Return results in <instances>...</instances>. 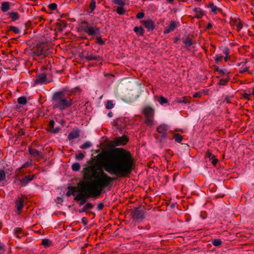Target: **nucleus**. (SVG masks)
Returning a JSON list of instances; mask_svg holds the SVG:
<instances>
[{"instance_id": "nucleus-41", "label": "nucleus", "mask_w": 254, "mask_h": 254, "mask_svg": "<svg viewBox=\"0 0 254 254\" xmlns=\"http://www.w3.org/2000/svg\"><path fill=\"white\" fill-rule=\"evenodd\" d=\"M112 1L121 6H124L125 5V2L123 0H112Z\"/></svg>"}, {"instance_id": "nucleus-61", "label": "nucleus", "mask_w": 254, "mask_h": 254, "mask_svg": "<svg viewBox=\"0 0 254 254\" xmlns=\"http://www.w3.org/2000/svg\"><path fill=\"white\" fill-rule=\"evenodd\" d=\"M224 101L228 104H230L231 103L230 98L229 96H226L224 99Z\"/></svg>"}, {"instance_id": "nucleus-32", "label": "nucleus", "mask_w": 254, "mask_h": 254, "mask_svg": "<svg viewBox=\"0 0 254 254\" xmlns=\"http://www.w3.org/2000/svg\"><path fill=\"white\" fill-rule=\"evenodd\" d=\"M174 138L175 139L176 142L180 143L183 139V136L180 133H175L174 135Z\"/></svg>"}, {"instance_id": "nucleus-60", "label": "nucleus", "mask_w": 254, "mask_h": 254, "mask_svg": "<svg viewBox=\"0 0 254 254\" xmlns=\"http://www.w3.org/2000/svg\"><path fill=\"white\" fill-rule=\"evenodd\" d=\"M25 131L22 129H20L18 132V134L19 136H22L25 135Z\"/></svg>"}, {"instance_id": "nucleus-38", "label": "nucleus", "mask_w": 254, "mask_h": 254, "mask_svg": "<svg viewBox=\"0 0 254 254\" xmlns=\"http://www.w3.org/2000/svg\"><path fill=\"white\" fill-rule=\"evenodd\" d=\"M89 6L90 10L89 11V13H91L94 10L96 7L95 0H91Z\"/></svg>"}, {"instance_id": "nucleus-8", "label": "nucleus", "mask_w": 254, "mask_h": 254, "mask_svg": "<svg viewBox=\"0 0 254 254\" xmlns=\"http://www.w3.org/2000/svg\"><path fill=\"white\" fill-rule=\"evenodd\" d=\"M26 198V197L25 195H22L20 197H18L16 199L15 201V207L16 208L18 214L21 213Z\"/></svg>"}, {"instance_id": "nucleus-15", "label": "nucleus", "mask_w": 254, "mask_h": 254, "mask_svg": "<svg viewBox=\"0 0 254 254\" xmlns=\"http://www.w3.org/2000/svg\"><path fill=\"white\" fill-rule=\"evenodd\" d=\"M28 150L29 153L33 157H37V158L36 159L37 160L39 161L40 159L42 158L43 157L42 152L39 151L38 150L32 148L31 147H29Z\"/></svg>"}, {"instance_id": "nucleus-1", "label": "nucleus", "mask_w": 254, "mask_h": 254, "mask_svg": "<svg viewBox=\"0 0 254 254\" xmlns=\"http://www.w3.org/2000/svg\"><path fill=\"white\" fill-rule=\"evenodd\" d=\"M97 160L104 170L117 178L128 177L132 171L135 161L130 152L121 148L106 151L97 155Z\"/></svg>"}, {"instance_id": "nucleus-31", "label": "nucleus", "mask_w": 254, "mask_h": 254, "mask_svg": "<svg viewBox=\"0 0 254 254\" xmlns=\"http://www.w3.org/2000/svg\"><path fill=\"white\" fill-rule=\"evenodd\" d=\"M17 102L19 104L25 105L27 102V99L25 97H20L17 99Z\"/></svg>"}, {"instance_id": "nucleus-18", "label": "nucleus", "mask_w": 254, "mask_h": 254, "mask_svg": "<svg viewBox=\"0 0 254 254\" xmlns=\"http://www.w3.org/2000/svg\"><path fill=\"white\" fill-rule=\"evenodd\" d=\"M55 122L53 120H51L49 123V127L50 128L48 131L51 133H57L60 131L61 128L60 127L54 128Z\"/></svg>"}, {"instance_id": "nucleus-19", "label": "nucleus", "mask_w": 254, "mask_h": 254, "mask_svg": "<svg viewBox=\"0 0 254 254\" xmlns=\"http://www.w3.org/2000/svg\"><path fill=\"white\" fill-rule=\"evenodd\" d=\"M143 25L148 30H153L154 28V22L151 20H144L142 21Z\"/></svg>"}, {"instance_id": "nucleus-34", "label": "nucleus", "mask_w": 254, "mask_h": 254, "mask_svg": "<svg viewBox=\"0 0 254 254\" xmlns=\"http://www.w3.org/2000/svg\"><path fill=\"white\" fill-rule=\"evenodd\" d=\"M158 101L161 105H163L164 104H166L168 102V99L163 96H160L158 99Z\"/></svg>"}, {"instance_id": "nucleus-48", "label": "nucleus", "mask_w": 254, "mask_h": 254, "mask_svg": "<svg viewBox=\"0 0 254 254\" xmlns=\"http://www.w3.org/2000/svg\"><path fill=\"white\" fill-rule=\"evenodd\" d=\"M84 157V155L82 152H80L75 155V158L78 160H82Z\"/></svg>"}, {"instance_id": "nucleus-17", "label": "nucleus", "mask_w": 254, "mask_h": 254, "mask_svg": "<svg viewBox=\"0 0 254 254\" xmlns=\"http://www.w3.org/2000/svg\"><path fill=\"white\" fill-rule=\"evenodd\" d=\"M84 59L88 61H101L103 59L99 56H95L92 54L87 53L84 57Z\"/></svg>"}, {"instance_id": "nucleus-6", "label": "nucleus", "mask_w": 254, "mask_h": 254, "mask_svg": "<svg viewBox=\"0 0 254 254\" xmlns=\"http://www.w3.org/2000/svg\"><path fill=\"white\" fill-rule=\"evenodd\" d=\"M78 188L79 193L75 196L74 199L75 200L80 201L79 203L80 206L83 205L86 202L87 199L88 197L97 196V195H92L90 190H80V188H79V183L78 184Z\"/></svg>"}, {"instance_id": "nucleus-59", "label": "nucleus", "mask_w": 254, "mask_h": 254, "mask_svg": "<svg viewBox=\"0 0 254 254\" xmlns=\"http://www.w3.org/2000/svg\"><path fill=\"white\" fill-rule=\"evenodd\" d=\"M104 207V204L102 202H100L97 206V209L98 210H101Z\"/></svg>"}, {"instance_id": "nucleus-63", "label": "nucleus", "mask_w": 254, "mask_h": 254, "mask_svg": "<svg viewBox=\"0 0 254 254\" xmlns=\"http://www.w3.org/2000/svg\"><path fill=\"white\" fill-rule=\"evenodd\" d=\"M212 24L211 23H209L206 27V30H209L212 28Z\"/></svg>"}, {"instance_id": "nucleus-16", "label": "nucleus", "mask_w": 254, "mask_h": 254, "mask_svg": "<svg viewBox=\"0 0 254 254\" xmlns=\"http://www.w3.org/2000/svg\"><path fill=\"white\" fill-rule=\"evenodd\" d=\"M36 177V175H27L24 178L19 180L22 186H26L29 182L32 181Z\"/></svg>"}, {"instance_id": "nucleus-2", "label": "nucleus", "mask_w": 254, "mask_h": 254, "mask_svg": "<svg viewBox=\"0 0 254 254\" xmlns=\"http://www.w3.org/2000/svg\"><path fill=\"white\" fill-rule=\"evenodd\" d=\"M83 178L85 181L79 182L80 190H90L93 195H99L107 188H110L113 181L116 180L111 177L96 164H91L83 170Z\"/></svg>"}, {"instance_id": "nucleus-43", "label": "nucleus", "mask_w": 254, "mask_h": 254, "mask_svg": "<svg viewBox=\"0 0 254 254\" xmlns=\"http://www.w3.org/2000/svg\"><path fill=\"white\" fill-rule=\"evenodd\" d=\"M92 144L89 141H86L84 142L81 146V148L82 149H87L91 146Z\"/></svg>"}, {"instance_id": "nucleus-21", "label": "nucleus", "mask_w": 254, "mask_h": 254, "mask_svg": "<svg viewBox=\"0 0 254 254\" xmlns=\"http://www.w3.org/2000/svg\"><path fill=\"white\" fill-rule=\"evenodd\" d=\"M246 63L247 62H246L244 64L240 63L239 64V65L241 66V67L239 69V72L241 73H244L247 71L249 74H253V72L249 71V67L246 65Z\"/></svg>"}, {"instance_id": "nucleus-13", "label": "nucleus", "mask_w": 254, "mask_h": 254, "mask_svg": "<svg viewBox=\"0 0 254 254\" xmlns=\"http://www.w3.org/2000/svg\"><path fill=\"white\" fill-rule=\"evenodd\" d=\"M168 129V127L165 124L161 125L157 127V131L161 134L160 141L163 140L167 137Z\"/></svg>"}, {"instance_id": "nucleus-51", "label": "nucleus", "mask_w": 254, "mask_h": 254, "mask_svg": "<svg viewBox=\"0 0 254 254\" xmlns=\"http://www.w3.org/2000/svg\"><path fill=\"white\" fill-rule=\"evenodd\" d=\"M31 165V163L29 162H27L25 163H24L22 166L21 167L19 168V170L20 169H23V168H27V167H29V166H30Z\"/></svg>"}, {"instance_id": "nucleus-56", "label": "nucleus", "mask_w": 254, "mask_h": 254, "mask_svg": "<svg viewBox=\"0 0 254 254\" xmlns=\"http://www.w3.org/2000/svg\"><path fill=\"white\" fill-rule=\"evenodd\" d=\"M210 161L213 165L215 166L217 164L218 160L217 158H216L215 156H214V157L212 159H211V160Z\"/></svg>"}, {"instance_id": "nucleus-46", "label": "nucleus", "mask_w": 254, "mask_h": 254, "mask_svg": "<svg viewBox=\"0 0 254 254\" xmlns=\"http://www.w3.org/2000/svg\"><path fill=\"white\" fill-rule=\"evenodd\" d=\"M9 30L13 31L15 33L19 34L20 33V30L19 29L15 26H11L9 27Z\"/></svg>"}, {"instance_id": "nucleus-30", "label": "nucleus", "mask_w": 254, "mask_h": 254, "mask_svg": "<svg viewBox=\"0 0 254 254\" xmlns=\"http://www.w3.org/2000/svg\"><path fill=\"white\" fill-rule=\"evenodd\" d=\"M207 7L211 9V11L212 12L216 13V11L218 10V7L215 5H214L213 2H210L208 4Z\"/></svg>"}, {"instance_id": "nucleus-27", "label": "nucleus", "mask_w": 254, "mask_h": 254, "mask_svg": "<svg viewBox=\"0 0 254 254\" xmlns=\"http://www.w3.org/2000/svg\"><path fill=\"white\" fill-rule=\"evenodd\" d=\"M14 233L16 237L18 239H20L24 236V233L22 232V229L19 227H17L15 229Z\"/></svg>"}, {"instance_id": "nucleus-47", "label": "nucleus", "mask_w": 254, "mask_h": 254, "mask_svg": "<svg viewBox=\"0 0 254 254\" xmlns=\"http://www.w3.org/2000/svg\"><path fill=\"white\" fill-rule=\"evenodd\" d=\"M5 179V173L3 170H0V181H3Z\"/></svg>"}, {"instance_id": "nucleus-11", "label": "nucleus", "mask_w": 254, "mask_h": 254, "mask_svg": "<svg viewBox=\"0 0 254 254\" xmlns=\"http://www.w3.org/2000/svg\"><path fill=\"white\" fill-rule=\"evenodd\" d=\"M49 82V81L47 78V74L44 72L37 74L36 78L34 81L35 84H47Z\"/></svg>"}, {"instance_id": "nucleus-28", "label": "nucleus", "mask_w": 254, "mask_h": 254, "mask_svg": "<svg viewBox=\"0 0 254 254\" xmlns=\"http://www.w3.org/2000/svg\"><path fill=\"white\" fill-rule=\"evenodd\" d=\"M134 31L136 33V34L140 36H142L144 34V30L143 28L141 26L137 27L136 26L134 28Z\"/></svg>"}, {"instance_id": "nucleus-14", "label": "nucleus", "mask_w": 254, "mask_h": 254, "mask_svg": "<svg viewBox=\"0 0 254 254\" xmlns=\"http://www.w3.org/2000/svg\"><path fill=\"white\" fill-rule=\"evenodd\" d=\"M179 25V23L174 20H172L170 23L164 29V33L168 34L173 31Z\"/></svg>"}, {"instance_id": "nucleus-9", "label": "nucleus", "mask_w": 254, "mask_h": 254, "mask_svg": "<svg viewBox=\"0 0 254 254\" xmlns=\"http://www.w3.org/2000/svg\"><path fill=\"white\" fill-rule=\"evenodd\" d=\"M127 124V121L126 119L120 118L114 121L112 123L113 126L117 127V128L120 130L125 128Z\"/></svg>"}, {"instance_id": "nucleus-20", "label": "nucleus", "mask_w": 254, "mask_h": 254, "mask_svg": "<svg viewBox=\"0 0 254 254\" xmlns=\"http://www.w3.org/2000/svg\"><path fill=\"white\" fill-rule=\"evenodd\" d=\"M80 130L78 128L71 131L68 135L67 138L69 140H72L78 138L79 136Z\"/></svg>"}, {"instance_id": "nucleus-54", "label": "nucleus", "mask_w": 254, "mask_h": 254, "mask_svg": "<svg viewBox=\"0 0 254 254\" xmlns=\"http://www.w3.org/2000/svg\"><path fill=\"white\" fill-rule=\"evenodd\" d=\"M84 207L86 210H88L92 208V207H93V205L91 203L88 202L86 203Z\"/></svg>"}, {"instance_id": "nucleus-42", "label": "nucleus", "mask_w": 254, "mask_h": 254, "mask_svg": "<svg viewBox=\"0 0 254 254\" xmlns=\"http://www.w3.org/2000/svg\"><path fill=\"white\" fill-rule=\"evenodd\" d=\"M51 243V241L49 239H44L42 240V245L46 247H48L50 246Z\"/></svg>"}, {"instance_id": "nucleus-53", "label": "nucleus", "mask_w": 254, "mask_h": 254, "mask_svg": "<svg viewBox=\"0 0 254 254\" xmlns=\"http://www.w3.org/2000/svg\"><path fill=\"white\" fill-rule=\"evenodd\" d=\"M223 54L225 55V56H229V53H230V50H229V49L227 47H225L223 50Z\"/></svg>"}, {"instance_id": "nucleus-62", "label": "nucleus", "mask_w": 254, "mask_h": 254, "mask_svg": "<svg viewBox=\"0 0 254 254\" xmlns=\"http://www.w3.org/2000/svg\"><path fill=\"white\" fill-rule=\"evenodd\" d=\"M81 221L84 225H86L87 224V221L86 220V218L85 217L82 218Z\"/></svg>"}, {"instance_id": "nucleus-37", "label": "nucleus", "mask_w": 254, "mask_h": 254, "mask_svg": "<svg viewBox=\"0 0 254 254\" xmlns=\"http://www.w3.org/2000/svg\"><path fill=\"white\" fill-rule=\"evenodd\" d=\"M229 80V76L226 77L225 78L221 79L219 82L218 84L220 85H225L226 83Z\"/></svg>"}, {"instance_id": "nucleus-57", "label": "nucleus", "mask_w": 254, "mask_h": 254, "mask_svg": "<svg viewBox=\"0 0 254 254\" xmlns=\"http://www.w3.org/2000/svg\"><path fill=\"white\" fill-rule=\"evenodd\" d=\"M219 73L222 75H225L226 77L228 76V72H226V71H224L221 69L219 70Z\"/></svg>"}, {"instance_id": "nucleus-10", "label": "nucleus", "mask_w": 254, "mask_h": 254, "mask_svg": "<svg viewBox=\"0 0 254 254\" xmlns=\"http://www.w3.org/2000/svg\"><path fill=\"white\" fill-rule=\"evenodd\" d=\"M44 45L43 44H38L33 48V53L34 55L37 56H45V51L44 49Z\"/></svg>"}, {"instance_id": "nucleus-50", "label": "nucleus", "mask_w": 254, "mask_h": 254, "mask_svg": "<svg viewBox=\"0 0 254 254\" xmlns=\"http://www.w3.org/2000/svg\"><path fill=\"white\" fill-rule=\"evenodd\" d=\"M252 95L251 94H249V93H244L243 95V97L244 98H245V99H247L249 101H250L251 100L250 97Z\"/></svg>"}, {"instance_id": "nucleus-3", "label": "nucleus", "mask_w": 254, "mask_h": 254, "mask_svg": "<svg viewBox=\"0 0 254 254\" xmlns=\"http://www.w3.org/2000/svg\"><path fill=\"white\" fill-rule=\"evenodd\" d=\"M52 102L53 109H58L63 111L71 107L73 101L69 97H66L65 93L63 91H59L54 93Z\"/></svg>"}, {"instance_id": "nucleus-40", "label": "nucleus", "mask_w": 254, "mask_h": 254, "mask_svg": "<svg viewBox=\"0 0 254 254\" xmlns=\"http://www.w3.org/2000/svg\"><path fill=\"white\" fill-rule=\"evenodd\" d=\"M114 107V104L113 102L111 100H108L107 102V104L106 105V108L107 109H112Z\"/></svg>"}, {"instance_id": "nucleus-23", "label": "nucleus", "mask_w": 254, "mask_h": 254, "mask_svg": "<svg viewBox=\"0 0 254 254\" xmlns=\"http://www.w3.org/2000/svg\"><path fill=\"white\" fill-rule=\"evenodd\" d=\"M68 191L66 192V195L69 196L71 195H75L76 191L78 192V186L77 187L69 186L68 187Z\"/></svg>"}, {"instance_id": "nucleus-35", "label": "nucleus", "mask_w": 254, "mask_h": 254, "mask_svg": "<svg viewBox=\"0 0 254 254\" xmlns=\"http://www.w3.org/2000/svg\"><path fill=\"white\" fill-rule=\"evenodd\" d=\"M212 244L214 246L219 247L222 244V241L219 239H214L212 240Z\"/></svg>"}, {"instance_id": "nucleus-7", "label": "nucleus", "mask_w": 254, "mask_h": 254, "mask_svg": "<svg viewBox=\"0 0 254 254\" xmlns=\"http://www.w3.org/2000/svg\"><path fill=\"white\" fill-rule=\"evenodd\" d=\"M131 216L135 221H141L144 218V212L140 207L135 208L131 211Z\"/></svg>"}, {"instance_id": "nucleus-26", "label": "nucleus", "mask_w": 254, "mask_h": 254, "mask_svg": "<svg viewBox=\"0 0 254 254\" xmlns=\"http://www.w3.org/2000/svg\"><path fill=\"white\" fill-rule=\"evenodd\" d=\"M10 9V3L8 1H4L1 3V10L2 12L7 11Z\"/></svg>"}, {"instance_id": "nucleus-33", "label": "nucleus", "mask_w": 254, "mask_h": 254, "mask_svg": "<svg viewBox=\"0 0 254 254\" xmlns=\"http://www.w3.org/2000/svg\"><path fill=\"white\" fill-rule=\"evenodd\" d=\"M6 251L5 244L0 240V254H4Z\"/></svg>"}, {"instance_id": "nucleus-64", "label": "nucleus", "mask_w": 254, "mask_h": 254, "mask_svg": "<svg viewBox=\"0 0 254 254\" xmlns=\"http://www.w3.org/2000/svg\"><path fill=\"white\" fill-rule=\"evenodd\" d=\"M236 25H237V27L238 29H241L243 27L242 24L240 22H238V23H237Z\"/></svg>"}, {"instance_id": "nucleus-49", "label": "nucleus", "mask_w": 254, "mask_h": 254, "mask_svg": "<svg viewBox=\"0 0 254 254\" xmlns=\"http://www.w3.org/2000/svg\"><path fill=\"white\" fill-rule=\"evenodd\" d=\"M223 57L221 55H216L215 57V61L216 63H218L221 62Z\"/></svg>"}, {"instance_id": "nucleus-39", "label": "nucleus", "mask_w": 254, "mask_h": 254, "mask_svg": "<svg viewBox=\"0 0 254 254\" xmlns=\"http://www.w3.org/2000/svg\"><path fill=\"white\" fill-rule=\"evenodd\" d=\"M214 156H215L213 155L212 154L211 152L209 150H208L206 151L205 155V157L206 158H209V160H211V159H212V158H214Z\"/></svg>"}, {"instance_id": "nucleus-25", "label": "nucleus", "mask_w": 254, "mask_h": 254, "mask_svg": "<svg viewBox=\"0 0 254 254\" xmlns=\"http://www.w3.org/2000/svg\"><path fill=\"white\" fill-rule=\"evenodd\" d=\"M190 97H183L181 98H177L175 99V102L179 103H190Z\"/></svg>"}, {"instance_id": "nucleus-44", "label": "nucleus", "mask_w": 254, "mask_h": 254, "mask_svg": "<svg viewBox=\"0 0 254 254\" xmlns=\"http://www.w3.org/2000/svg\"><path fill=\"white\" fill-rule=\"evenodd\" d=\"M96 40V43L100 45H103L105 44V41L102 39L101 36H97Z\"/></svg>"}, {"instance_id": "nucleus-52", "label": "nucleus", "mask_w": 254, "mask_h": 254, "mask_svg": "<svg viewBox=\"0 0 254 254\" xmlns=\"http://www.w3.org/2000/svg\"><path fill=\"white\" fill-rule=\"evenodd\" d=\"M49 7L51 10H55L57 9V5L55 3H52L49 5Z\"/></svg>"}, {"instance_id": "nucleus-4", "label": "nucleus", "mask_w": 254, "mask_h": 254, "mask_svg": "<svg viewBox=\"0 0 254 254\" xmlns=\"http://www.w3.org/2000/svg\"><path fill=\"white\" fill-rule=\"evenodd\" d=\"M80 31H83L90 36H94L100 34V28L97 25L91 26L86 21H82L79 27Z\"/></svg>"}, {"instance_id": "nucleus-45", "label": "nucleus", "mask_w": 254, "mask_h": 254, "mask_svg": "<svg viewBox=\"0 0 254 254\" xmlns=\"http://www.w3.org/2000/svg\"><path fill=\"white\" fill-rule=\"evenodd\" d=\"M116 11L117 12L120 14V15H122V14H124L125 12V10L124 9V8L123 7V6H120V7H118L117 9H116Z\"/></svg>"}, {"instance_id": "nucleus-36", "label": "nucleus", "mask_w": 254, "mask_h": 254, "mask_svg": "<svg viewBox=\"0 0 254 254\" xmlns=\"http://www.w3.org/2000/svg\"><path fill=\"white\" fill-rule=\"evenodd\" d=\"M71 168L73 171H78L80 169V165L78 163H74L72 164Z\"/></svg>"}, {"instance_id": "nucleus-58", "label": "nucleus", "mask_w": 254, "mask_h": 254, "mask_svg": "<svg viewBox=\"0 0 254 254\" xmlns=\"http://www.w3.org/2000/svg\"><path fill=\"white\" fill-rule=\"evenodd\" d=\"M201 96H202V93H201L200 92H197L193 95V97L200 98V97H201Z\"/></svg>"}, {"instance_id": "nucleus-24", "label": "nucleus", "mask_w": 254, "mask_h": 254, "mask_svg": "<svg viewBox=\"0 0 254 254\" xmlns=\"http://www.w3.org/2000/svg\"><path fill=\"white\" fill-rule=\"evenodd\" d=\"M193 11L196 13L195 17L200 19L205 14V12L199 8H194Z\"/></svg>"}, {"instance_id": "nucleus-12", "label": "nucleus", "mask_w": 254, "mask_h": 254, "mask_svg": "<svg viewBox=\"0 0 254 254\" xmlns=\"http://www.w3.org/2000/svg\"><path fill=\"white\" fill-rule=\"evenodd\" d=\"M128 138L123 135L121 137H116L113 141V143L114 146H120L126 144L128 141Z\"/></svg>"}, {"instance_id": "nucleus-29", "label": "nucleus", "mask_w": 254, "mask_h": 254, "mask_svg": "<svg viewBox=\"0 0 254 254\" xmlns=\"http://www.w3.org/2000/svg\"><path fill=\"white\" fill-rule=\"evenodd\" d=\"M8 14L9 15V17L13 21H15L18 19L19 18V15L17 12H9Z\"/></svg>"}, {"instance_id": "nucleus-55", "label": "nucleus", "mask_w": 254, "mask_h": 254, "mask_svg": "<svg viewBox=\"0 0 254 254\" xmlns=\"http://www.w3.org/2000/svg\"><path fill=\"white\" fill-rule=\"evenodd\" d=\"M144 16V13L143 12H138L136 16V18L139 19L142 18Z\"/></svg>"}, {"instance_id": "nucleus-22", "label": "nucleus", "mask_w": 254, "mask_h": 254, "mask_svg": "<svg viewBox=\"0 0 254 254\" xmlns=\"http://www.w3.org/2000/svg\"><path fill=\"white\" fill-rule=\"evenodd\" d=\"M183 42L185 44V46L184 48L189 50V48L192 45L193 43L191 41V39L189 37H187L185 38H183Z\"/></svg>"}, {"instance_id": "nucleus-5", "label": "nucleus", "mask_w": 254, "mask_h": 254, "mask_svg": "<svg viewBox=\"0 0 254 254\" xmlns=\"http://www.w3.org/2000/svg\"><path fill=\"white\" fill-rule=\"evenodd\" d=\"M142 114L145 117V124L147 126L153 125L154 109L149 106H146L143 108Z\"/></svg>"}]
</instances>
